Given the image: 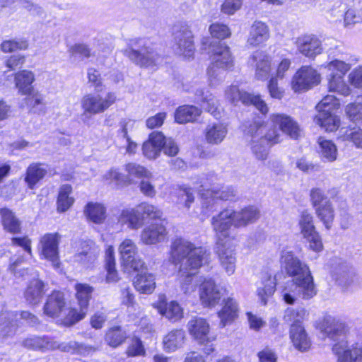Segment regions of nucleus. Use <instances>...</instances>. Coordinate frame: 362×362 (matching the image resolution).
Instances as JSON below:
<instances>
[{"mask_svg": "<svg viewBox=\"0 0 362 362\" xmlns=\"http://www.w3.org/2000/svg\"><path fill=\"white\" fill-rule=\"evenodd\" d=\"M28 44L25 40H5L1 45V50L4 52H12L18 49H26Z\"/></svg>", "mask_w": 362, "mask_h": 362, "instance_id": "338daca9", "label": "nucleus"}, {"mask_svg": "<svg viewBox=\"0 0 362 362\" xmlns=\"http://www.w3.org/2000/svg\"><path fill=\"white\" fill-rule=\"evenodd\" d=\"M209 31L212 37L218 39H224L230 35V31L226 25L216 23L209 27Z\"/></svg>", "mask_w": 362, "mask_h": 362, "instance_id": "69168bd1", "label": "nucleus"}, {"mask_svg": "<svg viewBox=\"0 0 362 362\" xmlns=\"http://www.w3.org/2000/svg\"><path fill=\"white\" fill-rule=\"evenodd\" d=\"M1 221L4 229L12 234L21 231V221L15 214L7 208L0 209Z\"/></svg>", "mask_w": 362, "mask_h": 362, "instance_id": "2f4dec72", "label": "nucleus"}, {"mask_svg": "<svg viewBox=\"0 0 362 362\" xmlns=\"http://www.w3.org/2000/svg\"><path fill=\"white\" fill-rule=\"evenodd\" d=\"M185 339V332L183 329H173L163 337V349L167 352H173L183 346Z\"/></svg>", "mask_w": 362, "mask_h": 362, "instance_id": "c756f323", "label": "nucleus"}, {"mask_svg": "<svg viewBox=\"0 0 362 362\" xmlns=\"http://www.w3.org/2000/svg\"><path fill=\"white\" fill-rule=\"evenodd\" d=\"M158 211L156 206L147 204H141L136 208L122 210L118 221L122 225L127 224L132 230L140 228L146 220L158 218Z\"/></svg>", "mask_w": 362, "mask_h": 362, "instance_id": "6e6552de", "label": "nucleus"}, {"mask_svg": "<svg viewBox=\"0 0 362 362\" xmlns=\"http://www.w3.org/2000/svg\"><path fill=\"white\" fill-rule=\"evenodd\" d=\"M340 105L339 100L334 95H327L316 105L318 113L315 122L326 132H334L340 126V119L336 110Z\"/></svg>", "mask_w": 362, "mask_h": 362, "instance_id": "0eeeda50", "label": "nucleus"}, {"mask_svg": "<svg viewBox=\"0 0 362 362\" xmlns=\"http://www.w3.org/2000/svg\"><path fill=\"white\" fill-rule=\"evenodd\" d=\"M172 49L174 53L185 59L194 57L195 47L193 35L187 24L179 23L173 28Z\"/></svg>", "mask_w": 362, "mask_h": 362, "instance_id": "1a4fd4ad", "label": "nucleus"}, {"mask_svg": "<svg viewBox=\"0 0 362 362\" xmlns=\"http://www.w3.org/2000/svg\"><path fill=\"white\" fill-rule=\"evenodd\" d=\"M202 110L194 105H182L175 112V120L179 124H185L195 121L201 115Z\"/></svg>", "mask_w": 362, "mask_h": 362, "instance_id": "473e14b6", "label": "nucleus"}, {"mask_svg": "<svg viewBox=\"0 0 362 362\" xmlns=\"http://www.w3.org/2000/svg\"><path fill=\"white\" fill-rule=\"evenodd\" d=\"M270 122L274 126H278L279 130L291 139H297L300 136V127L290 116L284 114H273L270 116Z\"/></svg>", "mask_w": 362, "mask_h": 362, "instance_id": "aec40b11", "label": "nucleus"}, {"mask_svg": "<svg viewBox=\"0 0 362 362\" xmlns=\"http://www.w3.org/2000/svg\"><path fill=\"white\" fill-rule=\"evenodd\" d=\"M116 100L113 92H108L104 98L98 93H88L82 98L81 105L84 114L93 115L104 112Z\"/></svg>", "mask_w": 362, "mask_h": 362, "instance_id": "f8f14e48", "label": "nucleus"}, {"mask_svg": "<svg viewBox=\"0 0 362 362\" xmlns=\"http://www.w3.org/2000/svg\"><path fill=\"white\" fill-rule=\"evenodd\" d=\"M344 141H349L358 148H362V129L358 127H353L346 129L343 136Z\"/></svg>", "mask_w": 362, "mask_h": 362, "instance_id": "052dcab7", "label": "nucleus"}, {"mask_svg": "<svg viewBox=\"0 0 362 362\" xmlns=\"http://www.w3.org/2000/svg\"><path fill=\"white\" fill-rule=\"evenodd\" d=\"M194 94L197 102L201 104L203 109L216 118L221 116L218 101L208 89L199 87L196 89Z\"/></svg>", "mask_w": 362, "mask_h": 362, "instance_id": "b1692460", "label": "nucleus"}, {"mask_svg": "<svg viewBox=\"0 0 362 362\" xmlns=\"http://www.w3.org/2000/svg\"><path fill=\"white\" fill-rule=\"evenodd\" d=\"M125 170L130 176H133L136 178H149V172L144 167L136 163H127L125 166Z\"/></svg>", "mask_w": 362, "mask_h": 362, "instance_id": "e2e57ef3", "label": "nucleus"}, {"mask_svg": "<svg viewBox=\"0 0 362 362\" xmlns=\"http://www.w3.org/2000/svg\"><path fill=\"white\" fill-rule=\"evenodd\" d=\"M87 218L95 223H101L105 219L106 209L105 206L98 203H88L85 209Z\"/></svg>", "mask_w": 362, "mask_h": 362, "instance_id": "49530a36", "label": "nucleus"}, {"mask_svg": "<svg viewBox=\"0 0 362 362\" xmlns=\"http://www.w3.org/2000/svg\"><path fill=\"white\" fill-rule=\"evenodd\" d=\"M324 332L335 343L333 353L337 356V362H362V337L348 346L346 339V329L344 322L332 319L327 320Z\"/></svg>", "mask_w": 362, "mask_h": 362, "instance_id": "7ed1b4c3", "label": "nucleus"}, {"mask_svg": "<svg viewBox=\"0 0 362 362\" xmlns=\"http://www.w3.org/2000/svg\"><path fill=\"white\" fill-rule=\"evenodd\" d=\"M319 153L324 161L333 162L337 157V148L335 144L331 141L322 137L318 139Z\"/></svg>", "mask_w": 362, "mask_h": 362, "instance_id": "4c0bfd02", "label": "nucleus"}, {"mask_svg": "<svg viewBox=\"0 0 362 362\" xmlns=\"http://www.w3.org/2000/svg\"><path fill=\"white\" fill-rule=\"evenodd\" d=\"M317 217L323 223L327 230H330L334 219V210L332 202L325 204L315 210Z\"/></svg>", "mask_w": 362, "mask_h": 362, "instance_id": "c03bdc74", "label": "nucleus"}, {"mask_svg": "<svg viewBox=\"0 0 362 362\" xmlns=\"http://www.w3.org/2000/svg\"><path fill=\"white\" fill-rule=\"evenodd\" d=\"M153 222L146 226L141 232V240L146 245H153L158 241V224L157 218L152 220Z\"/></svg>", "mask_w": 362, "mask_h": 362, "instance_id": "5fc2aeb1", "label": "nucleus"}, {"mask_svg": "<svg viewBox=\"0 0 362 362\" xmlns=\"http://www.w3.org/2000/svg\"><path fill=\"white\" fill-rule=\"evenodd\" d=\"M276 284V279L271 274L262 273L260 281L257 284V293L264 305L267 304V298L274 294Z\"/></svg>", "mask_w": 362, "mask_h": 362, "instance_id": "a878e982", "label": "nucleus"}, {"mask_svg": "<svg viewBox=\"0 0 362 362\" xmlns=\"http://www.w3.org/2000/svg\"><path fill=\"white\" fill-rule=\"evenodd\" d=\"M72 188L70 185L66 184L60 188L57 199V210L59 212H64L68 210L74 204V199L70 197Z\"/></svg>", "mask_w": 362, "mask_h": 362, "instance_id": "8fccbe9b", "label": "nucleus"}, {"mask_svg": "<svg viewBox=\"0 0 362 362\" xmlns=\"http://www.w3.org/2000/svg\"><path fill=\"white\" fill-rule=\"evenodd\" d=\"M226 98L232 103L236 104L239 101L245 105H253L262 114L268 112V107L259 95H254L247 92L240 91L236 86H230L225 92Z\"/></svg>", "mask_w": 362, "mask_h": 362, "instance_id": "dca6fc26", "label": "nucleus"}, {"mask_svg": "<svg viewBox=\"0 0 362 362\" xmlns=\"http://www.w3.org/2000/svg\"><path fill=\"white\" fill-rule=\"evenodd\" d=\"M81 248L76 255V260L81 262L94 261L98 255L99 250L92 241H83Z\"/></svg>", "mask_w": 362, "mask_h": 362, "instance_id": "58836bf2", "label": "nucleus"}, {"mask_svg": "<svg viewBox=\"0 0 362 362\" xmlns=\"http://www.w3.org/2000/svg\"><path fill=\"white\" fill-rule=\"evenodd\" d=\"M251 60L256 63L255 77L259 80L267 79L271 71L270 57L262 52H256Z\"/></svg>", "mask_w": 362, "mask_h": 362, "instance_id": "c85d7f7f", "label": "nucleus"}, {"mask_svg": "<svg viewBox=\"0 0 362 362\" xmlns=\"http://www.w3.org/2000/svg\"><path fill=\"white\" fill-rule=\"evenodd\" d=\"M218 317L221 319V325L225 327L230 324L238 317V305L236 301L228 298L226 301L224 306L220 312Z\"/></svg>", "mask_w": 362, "mask_h": 362, "instance_id": "e433bc0d", "label": "nucleus"}, {"mask_svg": "<svg viewBox=\"0 0 362 362\" xmlns=\"http://www.w3.org/2000/svg\"><path fill=\"white\" fill-rule=\"evenodd\" d=\"M16 87L21 95L30 93L33 89V83L35 81V74L30 70H21L15 74Z\"/></svg>", "mask_w": 362, "mask_h": 362, "instance_id": "7c9ffc66", "label": "nucleus"}, {"mask_svg": "<svg viewBox=\"0 0 362 362\" xmlns=\"http://www.w3.org/2000/svg\"><path fill=\"white\" fill-rule=\"evenodd\" d=\"M66 308L64 295L59 291H54L47 296L44 305V313L51 317H58Z\"/></svg>", "mask_w": 362, "mask_h": 362, "instance_id": "4be33fe9", "label": "nucleus"}, {"mask_svg": "<svg viewBox=\"0 0 362 362\" xmlns=\"http://www.w3.org/2000/svg\"><path fill=\"white\" fill-rule=\"evenodd\" d=\"M119 250L122 262H129L130 258L136 255L137 247L132 240L125 239L120 244Z\"/></svg>", "mask_w": 362, "mask_h": 362, "instance_id": "6e6d98bb", "label": "nucleus"}, {"mask_svg": "<svg viewBox=\"0 0 362 362\" xmlns=\"http://www.w3.org/2000/svg\"><path fill=\"white\" fill-rule=\"evenodd\" d=\"M163 151L165 155L174 156L177 154L179 148L172 138H168L160 132V152Z\"/></svg>", "mask_w": 362, "mask_h": 362, "instance_id": "13d9d810", "label": "nucleus"}, {"mask_svg": "<svg viewBox=\"0 0 362 362\" xmlns=\"http://www.w3.org/2000/svg\"><path fill=\"white\" fill-rule=\"evenodd\" d=\"M346 114L349 119L356 125L362 126V104L350 103L345 109Z\"/></svg>", "mask_w": 362, "mask_h": 362, "instance_id": "bf43d9fd", "label": "nucleus"}, {"mask_svg": "<svg viewBox=\"0 0 362 362\" xmlns=\"http://www.w3.org/2000/svg\"><path fill=\"white\" fill-rule=\"evenodd\" d=\"M17 315L10 311H2L0 314V334L10 336L16 332L17 328Z\"/></svg>", "mask_w": 362, "mask_h": 362, "instance_id": "72a5a7b5", "label": "nucleus"}, {"mask_svg": "<svg viewBox=\"0 0 362 362\" xmlns=\"http://www.w3.org/2000/svg\"><path fill=\"white\" fill-rule=\"evenodd\" d=\"M209 54L211 60L207 69L209 85L216 87L226 77V71L233 66V59L229 47L220 42H210Z\"/></svg>", "mask_w": 362, "mask_h": 362, "instance_id": "39448f33", "label": "nucleus"}, {"mask_svg": "<svg viewBox=\"0 0 362 362\" xmlns=\"http://www.w3.org/2000/svg\"><path fill=\"white\" fill-rule=\"evenodd\" d=\"M172 257L176 264H180V272L186 274L185 281L189 282L192 276L209 262L210 252L205 247H197L192 243L180 238L173 243Z\"/></svg>", "mask_w": 362, "mask_h": 362, "instance_id": "f03ea898", "label": "nucleus"}, {"mask_svg": "<svg viewBox=\"0 0 362 362\" xmlns=\"http://www.w3.org/2000/svg\"><path fill=\"white\" fill-rule=\"evenodd\" d=\"M290 339L294 347L300 351H305L310 347V340L302 324H291Z\"/></svg>", "mask_w": 362, "mask_h": 362, "instance_id": "393cba45", "label": "nucleus"}, {"mask_svg": "<svg viewBox=\"0 0 362 362\" xmlns=\"http://www.w3.org/2000/svg\"><path fill=\"white\" fill-rule=\"evenodd\" d=\"M200 194L204 200L202 204L203 212H213L216 209L215 204L217 200L233 201L236 197V192L232 188L225 190H214L207 189L206 191L200 189Z\"/></svg>", "mask_w": 362, "mask_h": 362, "instance_id": "f3484780", "label": "nucleus"}, {"mask_svg": "<svg viewBox=\"0 0 362 362\" xmlns=\"http://www.w3.org/2000/svg\"><path fill=\"white\" fill-rule=\"evenodd\" d=\"M76 297L81 308H88L93 288L86 284H77L75 286Z\"/></svg>", "mask_w": 362, "mask_h": 362, "instance_id": "864d4df0", "label": "nucleus"}, {"mask_svg": "<svg viewBox=\"0 0 362 362\" xmlns=\"http://www.w3.org/2000/svg\"><path fill=\"white\" fill-rule=\"evenodd\" d=\"M61 235L57 233H46L41 237L39 252L42 257L52 262L54 267H59V243Z\"/></svg>", "mask_w": 362, "mask_h": 362, "instance_id": "ddd939ff", "label": "nucleus"}, {"mask_svg": "<svg viewBox=\"0 0 362 362\" xmlns=\"http://www.w3.org/2000/svg\"><path fill=\"white\" fill-rule=\"evenodd\" d=\"M259 210L255 206H248L239 211L226 209L212 217L211 223L214 230L221 234L235 228L245 227L259 219Z\"/></svg>", "mask_w": 362, "mask_h": 362, "instance_id": "20e7f679", "label": "nucleus"}, {"mask_svg": "<svg viewBox=\"0 0 362 362\" xmlns=\"http://www.w3.org/2000/svg\"><path fill=\"white\" fill-rule=\"evenodd\" d=\"M337 281L344 290H354L361 283L354 268L346 262H340L337 271Z\"/></svg>", "mask_w": 362, "mask_h": 362, "instance_id": "a211bd4d", "label": "nucleus"}, {"mask_svg": "<svg viewBox=\"0 0 362 362\" xmlns=\"http://www.w3.org/2000/svg\"><path fill=\"white\" fill-rule=\"evenodd\" d=\"M328 89L329 92L337 93L344 96L351 93V88L344 81L342 75H334L332 73L328 78Z\"/></svg>", "mask_w": 362, "mask_h": 362, "instance_id": "79ce46f5", "label": "nucleus"}, {"mask_svg": "<svg viewBox=\"0 0 362 362\" xmlns=\"http://www.w3.org/2000/svg\"><path fill=\"white\" fill-rule=\"evenodd\" d=\"M187 327L189 334L197 342L202 346V351L209 355L215 351L213 342L216 340V336L211 334L210 325L207 320L201 317H192Z\"/></svg>", "mask_w": 362, "mask_h": 362, "instance_id": "9b49d317", "label": "nucleus"}, {"mask_svg": "<svg viewBox=\"0 0 362 362\" xmlns=\"http://www.w3.org/2000/svg\"><path fill=\"white\" fill-rule=\"evenodd\" d=\"M258 125L264 128L263 134H259L262 139V142L267 143L269 146L274 145L280 142L281 135L279 134V129H276L277 126H274L272 122L270 124H264L259 122H255L252 125Z\"/></svg>", "mask_w": 362, "mask_h": 362, "instance_id": "ea45409f", "label": "nucleus"}, {"mask_svg": "<svg viewBox=\"0 0 362 362\" xmlns=\"http://www.w3.org/2000/svg\"><path fill=\"white\" fill-rule=\"evenodd\" d=\"M310 202L314 209L330 202L327 194L320 189L315 188L310 193Z\"/></svg>", "mask_w": 362, "mask_h": 362, "instance_id": "680f3d73", "label": "nucleus"}, {"mask_svg": "<svg viewBox=\"0 0 362 362\" xmlns=\"http://www.w3.org/2000/svg\"><path fill=\"white\" fill-rule=\"evenodd\" d=\"M307 315V311L303 308H291L285 310L284 320L286 322L291 324H302V321Z\"/></svg>", "mask_w": 362, "mask_h": 362, "instance_id": "4d7b16f0", "label": "nucleus"}, {"mask_svg": "<svg viewBox=\"0 0 362 362\" xmlns=\"http://www.w3.org/2000/svg\"><path fill=\"white\" fill-rule=\"evenodd\" d=\"M156 44L150 39L132 40L124 54L132 62L141 66H150L155 64L157 56Z\"/></svg>", "mask_w": 362, "mask_h": 362, "instance_id": "423d86ee", "label": "nucleus"}, {"mask_svg": "<svg viewBox=\"0 0 362 362\" xmlns=\"http://www.w3.org/2000/svg\"><path fill=\"white\" fill-rule=\"evenodd\" d=\"M200 300L205 306H214L221 299L219 289L211 279H205L199 288Z\"/></svg>", "mask_w": 362, "mask_h": 362, "instance_id": "5701e85b", "label": "nucleus"}, {"mask_svg": "<svg viewBox=\"0 0 362 362\" xmlns=\"http://www.w3.org/2000/svg\"><path fill=\"white\" fill-rule=\"evenodd\" d=\"M134 286L142 293H151L156 288L155 277L151 274H139L134 281Z\"/></svg>", "mask_w": 362, "mask_h": 362, "instance_id": "a19ab883", "label": "nucleus"}, {"mask_svg": "<svg viewBox=\"0 0 362 362\" xmlns=\"http://www.w3.org/2000/svg\"><path fill=\"white\" fill-rule=\"evenodd\" d=\"M299 226L303 238L309 243L310 249L317 252L322 251L323 244L314 226L312 214L307 211H303L299 221Z\"/></svg>", "mask_w": 362, "mask_h": 362, "instance_id": "4468645a", "label": "nucleus"}, {"mask_svg": "<svg viewBox=\"0 0 362 362\" xmlns=\"http://www.w3.org/2000/svg\"><path fill=\"white\" fill-rule=\"evenodd\" d=\"M264 128L258 125H250L247 134L251 136V148L253 154L259 160H265L268 155L269 145L262 142L259 134H263Z\"/></svg>", "mask_w": 362, "mask_h": 362, "instance_id": "412c9836", "label": "nucleus"}, {"mask_svg": "<svg viewBox=\"0 0 362 362\" xmlns=\"http://www.w3.org/2000/svg\"><path fill=\"white\" fill-rule=\"evenodd\" d=\"M351 67V64L339 59L332 60L327 65V68L329 71H337L339 72V74H334V75H342V76L350 70Z\"/></svg>", "mask_w": 362, "mask_h": 362, "instance_id": "0e129e2a", "label": "nucleus"}, {"mask_svg": "<svg viewBox=\"0 0 362 362\" xmlns=\"http://www.w3.org/2000/svg\"><path fill=\"white\" fill-rule=\"evenodd\" d=\"M160 314L172 322H176L182 317V310L180 305L174 301L170 302L163 308V302L160 296Z\"/></svg>", "mask_w": 362, "mask_h": 362, "instance_id": "de8ad7c7", "label": "nucleus"}, {"mask_svg": "<svg viewBox=\"0 0 362 362\" xmlns=\"http://www.w3.org/2000/svg\"><path fill=\"white\" fill-rule=\"evenodd\" d=\"M269 37L268 26L262 21H255L250 30L247 43L251 46H257L266 42Z\"/></svg>", "mask_w": 362, "mask_h": 362, "instance_id": "bb28decb", "label": "nucleus"}, {"mask_svg": "<svg viewBox=\"0 0 362 362\" xmlns=\"http://www.w3.org/2000/svg\"><path fill=\"white\" fill-rule=\"evenodd\" d=\"M320 82V75L310 66H303L292 78L291 87L295 92L308 90Z\"/></svg>", "mask_w": 362, "mask_h": 362, "instance_id": "2eb2a0df", "label": "nucleus"}, {"mask_svg": "<svg viewBox=\"0 0 362 362\" xmlns=\"http://www.w3.org/2000/svg\"><path fill=\"white\" fill-rule=\"evenodd\" d=\"M105 269L107 270L106 281L115 283L119 280L118 273L115 269L114 249L109 246L105 252Z\"/></svg>", "mask_w": 362, "mask_h": 362, "instance_id": "09e8293b", "label": "nucleus"}, {"mask_svg": "<svg viewBox=\"0 0 362 362\" xmlns=\"http://www.w3.org/2000/svg\"><path fill=\"white\" fill-rule=\"evenodd\" d=\"M126 354L129 357L143 356L145 354L141 341L138 338H134L132 344L128 346Z\"/></svg>", "mask_w": 362, "mask_h": 362, "instance_id": "774afa93", "label": "nucleus"}, {"mask_svg": "<svg viewBox=\"0 0 362 362\" xmlns=\"http://www.w3.org/2000/svg\"><path fill=\"white\" fill-rule=\"evenodd\" d=\"M296 47L300 54L308 58H315L322 52L321 41L315 35H307L297 38Z\"/></svg>", "mask_w": 362, "mask_h": 362, "instance_id": "6ab92c4d", "label": "nucleus"}, {"mask_svg": "<svg viewBox=\"0 0 362 362\" xmlns=\"http://www.w3.org/2000/svg\"><path fill=\"white\" fill-rule=\"evenodd\" d=\"M280 262L286 274L293 279L291 286L286 287L282 291L285 303L293 305L296 296L308 300L316 295L313 278L307 264L287 250L281 251Z\"/></svg>", "mask_w": 362, "mask_h": 362, "instance_id": "f257e3e1", "label": "nucleus"}, {"mask_svg": "<svg viewBox=\"0 0 362 362\" xmlns=\"http://www.w3.org/2000/svg\"><path fill=\"white\" fill-rule=\"evenodd\" d=\"M22 344L27 349L41 351L53 350L54 347L53 346L54 344L52 343V339L47 337L33 336L28 337L23 341Z\"/></svg>", "mask_w": 362, "mask_h": 362, "instance_id": "c9c22d12", "label": "nucleus"}, {"mask_svg": "<svg viewBox=\"0 0 362 362\" xmlns=\"http://www.w3.org/2000/svg\"><path fill=\"white\" fill-rule=\"evenodd\" d=\"M44 283L38 279H33L25 292V298L28 303L31 305L39 303L44 293Z\"/></svg>", "mask_w": 362, "mask_h": 362, "instance_id": "f704fd0d", "label": "nucleus"}, {"mask_svg": "<svg viewBox=\"0 0 362 362\" xmlns=\"http://www.w3.org/2000/svg\"><path fill=\"white\" fill-rule=\"evenodd\" d=\"M142 150L146 158H156L158 154V132L153 131L149 134L148 139L143 144Z\"/></svg>", "mask_w": 362, "mask_h": 362, "instance_id": "3c124183", "label": "nucleus"}, {"mask_svg": "<svg viewBox=\"0 0 362 362\" xmlns=\"http://www.w3.org/2000/svg\"><path fill=\"white\" fill-rule=\"evenodd\" d=\"M216 236V254L218 257L222 268L228 274H234L236 267L235 245L230 238V232L223 234L218 230H214Z\"/></svg>", "mask_w": 362, "mask_h": 362, "instance_id": "9d476101", "label": "nucleus"}, {"mask_svg": "<svg viewBox=\"0 0 362 362\" xmlns=\"http://www.w3.org/2000/svg\"><path fill=\"white\" fill-rule=\"evenodd\" d=\"M227 134V127L222 123L209 124L204 130L206 141L211 145L221 144Z\"/></svg>", "mask_w": 362, "mask_h": 362, "instance_id": "cd10ccee", "label": "nucleus"}, {"mask_svg": "<svg viewBox=\"0 0 362 362\" xmlns=\"http://www.w3.org/2000/svg\"><path fill=\"white\" fill-rule=\"evenodd\" d=\"M127 338V332L119 326L110 328L105 335V342L112 348H117L122 344Z\"/></svg>", "mask_w": 362, "mask_h": 362, "instance_id": "37998d69", "label": "nucleus"}, {"mask_svg": "<svg viewBox=\"0 0 362 362\" xmlns=\"http://www.w3.org/2000/svg\"><path fill=\"white\" fill-rule=\"evenodd\" d=\"M135 127V121L128 120L121 123V129L118 131V135L126 139V153L129 155L135 154L138 148L137 144L133 141L128 135V131L132 130Z\"/></svg>", "mask_w": 362, "mask_h": 362, "instance_id": "a18cd8bd", "label": "nucleus"}, {"mask_svg": "<svg viewBox=\"0 0 362 362\" xmlns=\"http://www.w3.org/2000/svg\"><path fill=\"white\" fill-rule=\"evenodd\" d=\"M47 165L41 163H33L27 168L25 181H40L47 175Z\"/></svg>", "mask_w": 362, "mask_h": 362, "instance_id": "603ef678", "label": "nucleus"}]
</instances>
